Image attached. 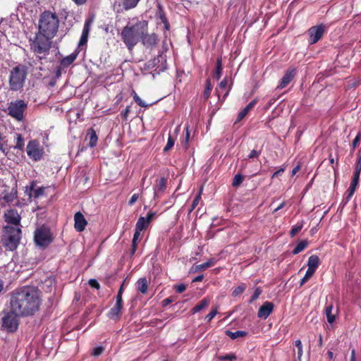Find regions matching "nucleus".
Returning a JSON list of instances; mask_svg holds the SVG:
<instances>
[{
  "mask_svg": "<svg viewBox=\"0 0 361 361\" xmlns=\"http://www.w3.org/2000/svg\"><path fill=\"white\" fill-rule=\"evenodd\" d=\"M41 304V292L36 287L24 286L11 293L10 308L21 317L34 315Z\"/></svg>",
  "mask_w": 361,
  "mask_h": 361,
  "instance_id": "1",
  "label": "nucleus"
},
{
  "mask_svg": "<svg viewBox=\"0 0 361 361\" xmlns=\"http://www.w3.org/2000/svg\"><path fill=\"white\" fill-rule=\"evenodd\" d=\"M148 23L146 20H137L134 24L128 23L123 27L121 37L123 42L129 51H132L140 41L144 32H147Z\"/></svg>",
  "mask_w": 361,
  "mask_h": 361,
  "instance_id": "2",
  "label": "nucleus"
},
{
  "mask_svg": "<svg viewBox=\"0 0 361 361\" xmlns=\"http://www.w3.org/2000/svg\"><path fill=\"white\" fill-rule=\"evenodd\" d=\"M59 20L56 13L51 11L43 12L38 22L37 32L54 38L59 30Z\"/></svg>",
  "mask_w": 361,
  "mask_h": 361,
  "instance_id": "3",
  "label": "nucleus"
},
{
  "mask_svg": "<svg viewBox=\"0 0 361 361\" xmlns=\"http://www.w3.org/2000/svg\"><path fill=\"white\" fill-rule=\"evenodd\" d=\"M52 39L50 37L36 32L34 38L30 39V50L39 60L44 59L49 54Z\"/></svg>",
  "mask_w": 361,
  "mask_h": 361,
  "instance_id": "4",
  "label": "nucleus"
},
{
  "mask_svg": "<svg viewBox=\"0 0 361 361\" xmlns=\"http://www.w3.org/2000/svg\"><path fill=\"white\" fill-rule=\"evenodd\" d=\"M3 231L2 243L4 247L9 251L15 250L20 243L21 228L8 225L3 228Z\"/></svg>",
  "mask_w": 361,
  "mask_h": 361,
  "instance_id": "5",
  "label": "nucleus"
},
{
  "mask_svg": "<svg viewBox=\"0 0 361 361\" xmlns=\"http://www.w3.org/2000/svg\"><path fill=\"white\" fill-rule=\"evenodd\" d=\"M27 77L26 68L23 65H18L14 67L9 75V88L12 91H18L21 90L25 84Z\"/></svg>",
  "mask_w": 361,
  "mask_h": 361,
  "instance_id": "6",
  "label": "nucleus"
},
{
  "mask_svg": "<svg viewBox=\"0 0 361 361\" xmlns=\"http://www.w3.org/2000/svg\"><path fill=\"white\" fill-rule=\"evenodd\" d=\"M19 317H20V314H17L11 309L8 312H4V315L1 319V329L8 333L16 332L19 325Z\"/></svg>",
  "mask_w": 361,
  "mask_h": 361,
  "instance_id": "7",
  "label": "nucleus"
},
{
  "mask_svg": "<svg viewBox=\"0 0 361 361\" xmlns=\"http://www.w3.org/2000/svg\"><path fill=\"white\" fill-rule=\"evenodd\" d=\"M27 106V103L22 99L11 102L7 108L8 115L18 121H21L24 119V112Z\"/></svg>",
  "mask_w": 361,
  "mask_h": 361,
  "instance_id": "8",
  "label": "nucleus"
},
{
  "mask_svg": "<svg viewBox=\"0 0 361 361\" xmlns=\"http://www.w3.org/2000/svg\"><path fill=\"white\" fill-rule=\"evenodd\" d=\"M34 240L37 245L47 247L53 240L50 229L44 226L37 228L35 231Z\"/></svg>",
  "mask_w": 361,
  "mask_h": 361,
  "instance_id": "9",
  "label": "nucleus"
},
{
  "mask_svg": "<svg viewBox=\"0 0 361 361\" xmlns=\"http://www.w3.org/2000/svg\"><path fill=\"white\" fill-rule=\"evenodd\" d=\"M326 30V26L324 24H319L311 27L307 31L309 35V44H316L322 37Z\"/></svg>",
  "mask_w": 361,
  "mask_h": 361,
  "instance_id": "10",
  "label": "nucleus"
},
{
  "mask_svg": "<svg viewBox=\"0 0 361 361\" xmlns=\"http://www.w3.org/2000/svg\"><path fill=\"white\" fill-rule=\"evenodd\" d=\"M26 151L28 157L34 161H39L43 155V150L40 148L37 140H31L28 142Z\"/></svg>",
  "mask_w": 361,
  "mask_h": 361,
  "instance_id": "11",
  "label": "nucleus"
},
{
  "mask_svg": "<svg viewBox=\"0 0 361 361\" xmlns=\"http://www.w3.org/2000/svg\"><path fill=\"white\" fill-rule=\"evenodd\" d=\"M5 221L8 224H13L16 227H18L20 225L21 217L18 214V211L16 209H8L7 210L4 215Z\"/></svg>",
  "mask_w": 361,
  "mask_h": 361,
  "instance_id": "12",
  "label": "nucleus"
},
{
  "mask_svg": "<svg viewBox=\"0 0 361 361\" xmlns=\"http://www.w3.org/2000/svg\"><path fill=\"white\" fill-rule=\"evenodd\" d=\"M140 41L145 47L152 49L157 44L158 37L154 33L148 34L147 32H144Z\"/></svg>",
  "mask_w": 361,
  "mask_h": 361,
  "instance_id": "13",
  "label": "nucleus"
},
{
  "mask_svg": "<svg viewBox=\"0 0 361 361\" xmlns=\"http://www.w3.org/2000/svg\"><path fill=\"white\" fill-rule=\"evenodd\" d=\"M274 307V305L271 302H264L258 310L257 317L259 318L267 319L272 312Z\"/></svg>",
  "mask_w": 361,
  "mask_h": 361,
  "instance_id": "14",
  "label": "nucleus"
},
{
  "mask_svg": "<svg viewBox=\"0 0 361 361\" xmlns=\"http://www.w3.org/2000/svg\"><path fill=\"white\" fill-rule=\"evenodd\" d=\"M295 74H296L295 68L288 69L286 72L285 75L281 79L277 88L283 89V88L286 87L290 82V81L294 78V77L295 76Z\"/></svg>",
  "mask_w": 361,
  "mask_h": 361,
  "instance_id": "15",
  "label": "nucleus"
},
{
  "mask_svg": "<svg viewBox=\"0 0 361 361\" xmlns=\"http://www.w3.org/2000/svg\"><path fill=\"white\" fill-rule=\"evenodd\" d=\"M74 221V227L77 231L81 232L85 230V226L87 224V222L81 212H78L75 214Z\"/></svg>",
  "mask_w": 361,
  "mask_h": 361,
  "instance_id": "16",
  "label": "nucleus"
},
{
  "mask_svg": "<svg viewBox=\"0 0 361 361\" xmlns=\"http://www.w3.org/2000/svg\"><path fill=\"white\" fill-rule=\"evenodd\" d=\"M92 23V19H88L85 21L81 37L78 42V47H82L87 44Z\"/></svg>",
  "mask_w": 361,
  "mask_h": 361,
  "instance_id": "17",
  "label": "nucleus"
},
{
  "mask_svg": "<svg viewBox=\"0 0 361 361\" xmlns=\"http://www.w3.org/2000/svg\"><path fill=\"white\" fill-rule=\"evenodd\" d=\"M359 179H360V175L354 173L353 180H352L350 185L347 191L348 195L345 198V202H344L345 204H346L350 200L352 196L353 195V194L356 190V188L358 185Z\"/></svg>",
  "mask_w": 361,
  "mask_h": 361,
  "instance_id": "18",
  "label": "nucleus"
},
{
  "mask_svg": "<svg viewBox=\"0 0 361 361\" xmlns=\"http://www.w3.org/2000/svg\"><path fill=\"white\" fill-rule=\"evenodd\" d=\"M35 183L34 182H32L30 188H26V192L29 195L30 197H32L34 198H38L44 195L45 188L43 187H39L35 189Z\"/></svg>",
  "mask_w": 361,
  "mask_h": 361,
  "instance_id": "19",
  "label": "nucleus"
},
{
  "mask_svg": "<svg viewBox=\"0 0 361 361\" xmlns=\"http://www.w3.org/2000/svg\"><path fill=\"white\" fill-rule=\"evenodd\" d=\"M122 308L123 304L116 302L115 305L109 310L108 317L111 319L117 320L120 318Z\"/></svg>",
  "mask_w": 361,
  "mask_h": 361,
  "instance_id": "20",
  "label": "nucleus"
},
{
  "mask_svg": "<svg viewBox=\"0 0 361 361\" xmlns=\"http://www.w3.org/2000/svg\"><path fill=\"white\" fill-rule=\"evenodd\" d=\"M256 103V99L252 100L241 111H240L237 116L236 122H239L241 120H243L247 115V114L254 108Z\"/></svg>",
  "mask_w": 361,
  "mask_h": 361,
  "instance_id": "21",
  "label": "nucleus"
},
{
  "mask_svg": "<svg viewBox=\"0 0 361 361\" xmlns=\"http://www.w3.org/2000/svg\"><path fill=\"white\" fill-rule=\"evenodd\" d=\"M320 264L319 258L317 255H311L307 261V267L308 270L315 272L317 269L318 268L319 265Z\"/></svg>",
  "mask_w": 361,
  "mask_h": 361,
  "instance_id": "22",
  "label": "nucleus"
},
{
  "mask_svg": "<svg viewBox=\"0 0 361 361\" xmlns=\"http://www.w3.org/2000/svg\"><path fill=\"white\" fill-rule=\"evenodd\" d=\"M166 179L164 177L157 180V184L154 186V197L166 189Z\"/></svg>",
  "mask_w": 361,
  "mask_h": 361,
  "instance_id": "23",
  "label": "nucleus"
},
{
  "mask_svg": "<svg viewBox=\"0 0 361 361\" xmlns=\"http://www.w3.org/2000/svg\"><path fill=\"white\" fill-rule=\"evenodd\" d=\"M79 51L75 50L70 55L63 58L60 62L61 66L63 68L68 67L77 58Z\"/></svg>",
  "mask_w": 361,
  "mask_h": 361,
  "instance_id": "24",
  "label": "nucleus"
},
{
  "mask_svg": "<svg viewBox=\"0 0 361 361\" xmlns=\"http://www.w3.org/2000/svg\"><path fill=\"white\" fill-rule=\"evenodd\" d=\"M17 198V190L13 189L10 192H4V195L0 198L5 203L9 204L13 202Z\"/></svg>",
  "mask_w": 361,
  "mask_h": 361,
  "instance_id": "25",
  "label": "nucleus"
},
{
  "mask_svg": "<svg viewBox=\"0 0 361 361\" xmlns=\"http://www.w3.org/2000/svg\"><path fill=\"white\" fill-rule=\"evenodd\" d=\"M87 137L89 138L88 145L90 147H94L97 143V135L96 131L93 128H90L87 133Z\"/></svg>",
  "mask_w": 361,
  "mask_h": 361,
  "instance_id": "26",
  "label": "nucleus"
},
{
  "mask_svg": "<svg viewBox=\"0 0 361 361\" xmlns=\"http://www.w3.org/2000/svg\"><path fill=\"white\" fill-rule=\"evenodd\" d=\"M333 308L334 306L332 304H328L325 306L324 312L326 316L327 322L329 324L334 323L336 317V314L332 313Z\"/></svg>",
  "mask_w": 361,
  "mask_h": 361,
  "instance_id": "27",
  "label": "nucleus"
},
{
  "mask_svg": "<svg viewBox=\"0 0 361 361\" xmlns=\"http://www.w3.org/2000/svg\"><path fill=\"white\" fill-rule=\"evenodd\" d=\"M137 284L138 291H140L142 294L147 293L148 289V282L146 278L144 277L138 279Z\"/></svg>",
  "mask_w": 361,
  "mask_h": 361,
  "instance_id": "28",
  "label": "nucleus"
},
{
  "mask_svg": "<svg viewBox=\"0 0 361 361\" xmlns=\"http://www.w3.org/2000/svg\"><path fill=\"white\" fill-rule=\"evenodd\" d=\"M226 334L231 339L234 340L240 337H245L248 334V333L246 331H236L235 332L226 331Z\"/></svg>",
  "mask_w": 361,
  "mask_h": 361,
  "instance_id": "29",
  "label": "nucleus"
},
{
  "mask_svg": "<svg viewBox=\"0 0 361 361\" xmlns=\"http://www.w3.org/2000/svg\"><path fill=\"white\" fill-rule=\"evenodd\" d=\"M148 224L147 220H145V217L140 216L136 223L135 231L141 232L147 227Z\"/></svg>",
  "mask_w": 361,
  "mask_h": 361,
  "instance_id": "30",
  "label": "nucleus"
},
{
  "mask_svg": "<svg viewBox=\"0 0 361 361\" xmlns=\"http://www.w3.org/2000/svg\"><path fill=\"white\" fill-rule=\"evenodd\" d=\"M209 303V300L207 298H204L192 309V313L195 314L201 311L202 310L207 307Z\"/></svg>",
  "mask_w": 361,
  "mask_h": 361,
  "instance_id": "31",
  "label": "nucleus"
},
{
  "mask_svg": "<svg viewBox=\"0 0 361 361\" xmlns=\"http://www.w3.org/2000/svg\"><path fill=\"white\" fill-rule=\"evenodd\" d=\"M157 16L161 19V22L165 24V27L166 29L169 27V23L167 21V19L166 18L165 13L164 12L162 6L159 4L158 5V9L157 11Z\"/></svg>",
  "mask_w": 361,
  "mask_h": 361,
  "instance_id": "32",
  "label": "nucleus"
},
{
  "mask_svg": "<svg viewBox=\"0 0 361 361\" xmlns=\"http://www.w3.org/2000/svg\"><path fill=\"white\" fill-rule=\"evenodd\" d=\"M307 245H308V243H307V240H301V241H300L297 244L293 250V251H292L293 254V255H297V254L300 253V252H302L303 250H305L306 248Z\"/></svg>",
  "mask_w": 361,
  "mask_h": 361,
  "instance_id": "33",
  "label": "nucleus"
},
{
  "mask_svg": "<svg viewBox=\"0 0 361 361\" xmlns=\"http://www.w3.org/2000/svg\"><path fill=\"white\" fill-rule=\"evenodd\" d=\"M140 0H123V6L125 10L128 11L135 8Z\"/></svg>",
  "mask_w": 361,
  "mask_h": 361,
  "instance_id": "34",
  "label": "nucleus"
},
{
  "mask_svg": "<svg viewBox=\"0 0 361 361\" xmlns=\"http://www.w3.org/2000/svg\"><path fill=\"white\" fill-rule=\"evenodd\" d=\"M212 88H213V86L211 83L210 79L208 78L206 80V88L203 93V97H204V99H207L209 97Z\"/></svg>",
  "mask_w": 361,
  "mask_h": 361,
  "instance_id": "35",
  "label": "nucleus"
},
{
  "mask_svg": "<svg viewBox=\"0 0 361 361\" xmlns=\"http://www.w3.org/2000/svg\"><path fill=\"white\" fill-rule=\"evenodd\" d=\"M202 190H203V188H202V187H201L198 192V194L196 195V197H195V199L192 201L191 208L189 210L190 212H191L192 210H194L195 209V207L198 205L200 200L201 199V195L202 192Z\"/></svg>",
  "mask_w": 361,
  "mask_h": 361,
  "instance_id": "36",
  "label": "nucleus"
},
{
  "mask_svg": "<svg viewBox=\"0 0 361 361\" xmlns=\"http://www.w3.org/2000/svg\"><path fill=\"white\" fill-rule=\"evenodd\" d=\"M214 262L212 259L209 260L204 263H202L201 264H198L195 267V271H202L204 270L209 267H211L214 265Z\"/></svg>",
  "mask_w": 361,
  "mask_h": 361,
  "instance_id": "37",
  "label": "nucleus"
},
{
  "mask_svg": "<svg viewBox=\"0 0 361 361\" xmlns=\"http://www.w3.org/2000/svg\"><path fill=\"white\" fill-rule=\"evenodd\" d=\"M246 288V285L245 283H242L233 290L232 296L237 297L241 295L245 290Z\"/></svg>",
  "mask_w": 361,
  "mask_h": 361,
  "instance_id": "38",
  "label": "nucleus"
},
{
  "mask_svg": "<svg viewBox=\"0 0 361 361\" xmlns=\"http://www.w3.org/2000/svg\"><path fill=\"white\" fill-rule=\"evenodd\" d=\"M221 71H222V65H221V59H218L216 61V71L214 73V77L216 80H219L221 75Z\"/></svg>",
  "mask_w": 361,
  "mask_h": 361,
  "instance_id": "39",
  "label": "nucleus"
},
{
  "mask_svg": "<svg viewBox=\"0 0 361 361\" xmlns=\"http://www.w3.org/2000/svg\"><path fill=\"white\" fill-rule=\"evenodd\" d=\"M244 179V176L240 174V173H238L236 174L234 178H233V183H232V185L233 187H238L243 182Z\"/></svg>",
  "mask_w": 361,
  "mask_h": 361,
  "instance_id": "40",
  "label": "nucleus"
},
{
  "mask_svg": "<svg viewBox=\"0 0 361 361\" xmlns=\"http://www.w3.org/2000/svg\"><path fill=\"white\" fill-rule=\"evenodd\" d=\"M24 147V140L20 134H16V149L22 150Z\"/></svg>",
  "mask_w": 361,
  "mask_h": 361,
  "instance_id": "41",
  "label": "nucleus"
},
{
  "mask_svg": "<svg viewBox=\"0 0 361 361\" xmlns=\"http://www.w3.org/2000/svg\"><path fill=\"white\" fill-rule=\"evenodd\" d=\"M175 139L171 135H169L166 145L164 148V152L169 151L174 145Z\"/></svg>",
  "mask_w": 361,
  "mask_h": 361,
  "instance_id": "42",
  "label": "nucleus"
},
{
  "mask_svg": "<svg viewBox=\"0 0 361 361\" xmlns=\"http://www.w3.org/2000/svg\"><path fill=\"white\" fill-rule=\"evenodd\" d=\"M314 274V272L307 269L304 277L300 281V286H302L313 276Z\"/></svg>",
  "mask_w": 361,
  "mask_h": 361,
  "instance_id": "43",
  "label": "nucleus"
},
{
  "mask_svg": "<svg viewBox=\"0 0 361 361\" xmlns=\"http://www.w3.org/2000/svg\"><path fill=\"white\" fill-rule=\"evenodd\" d=\"M133 99L139 106L142 107H147L149 106L135 92H133Z\"/></svg>",
  "mask_w": 361,
  "mask_h": 361,
  "instance_id": "44",
  "label": "nucleus"
},
{
  "mask_svg": "<svg viewBox=\"0 0 361 361\" xmlns=\"http://www.w3.org/2000/svg\"><path fill=\"white\" fill-rule=\"evenodd\" d=\"M262 292V289L259 287H257L255 289L253 295L251 296L248 302L252 303V302L256 300L259 298V296L261 295Z\"/></svg>",
  "mask_w": 361,
  "mask_h": 361,
  "instance_id": "45",
  "label": "nucleus"
},
{
  "mask_svg": "<svg viewBox=\"0 0 361 361\" xmlns=\"http://www.w3.org/2000/svg\"><path fill=\"white\" fill-rule=\"evenodd\" d=\"M44 286H47L45 289L47 292H51L52 290V288L54 286V281L52 279H47L44 281Z\"/></svg>",
  "mask_w": 361,
  "mask_h": 361,
  "instance_id": "46",
  "label": "nucleus"
},
{
  "mask_svg": "<svg viewBox=\"0 0 361 361\" xmlns=\"http://www.w3.org/2000/svg\"><path fill=\"white\" fill-rule=\"evenodd\" d=\"M218 359L221 361L230 360L233 361L236 360V356L234 354H228L226 355L219 356Z\"/></svg>",
  "mask_w": 361,
  "mask_h": 361,
  "instance_id": "47",
  "label": "nucleus"
},
{
  "mask_svg": "<svg viewBox=\"0 0 361 361\" xmlns=\"http://www.w3.org/2000/svg\"><path fill=\"white\" fill-rule=\"evenodd\" d=\"M302 228V224L296 225L290 231V235L291 237L295 236L297 233H298L301 229Z\"/></svg>",
  "mask_w": 361,
  "mask_h": 361,
  "instance_id": "48",
  "label": "nucleus"
},
{
  "mask_svg": "<svg viewBox=\"0 0 361 361\" xmlns=\"http://www.w3.org/2000/svg\"><path fill=\"white\" fill-rule=\"evenodd\" d=\"M218 313L217 308L212 309L210 312L205 317L207 322H210Z\"/></svg>",
  "mask_w": 361,
  "mask_h": 361,
  "instance_id": "49",
  "label": "nucleus"
},
{
  "mask_svg": "<svg viewBox=\"0 0 361 361\" xmlns=\"http://www.w3.org/2000/svg\"><path fill=\"white\" fill-rule=\"evenodd\" d=\"M173 288L177 293H181L186 290L187 285H185L184 283L177 284V285H175Z\"/></svg>",
  "mask_w": 361,
  "mask_h": 361,
  "instance_id": "50",
  "label": "nucleus"
},
{
  "mask_svg": "<svg viewBox=\"0 0 361 361\" xmlns=\"http://www.w3.org/2000/svg\"><path fill=\"white\" fill-rule=\"evenodd\" d=\"M261 154V150H256L252 149L249 155L247 156L248 159H254V158H258L259 156Z\"/></svg>",
  "mask_w": 361,
  "mask_h": 361,
  "instance_id": "51",
  "label": "nucleus"
},
{
  "mask_svg": "<svg viewBox=\"0 0 361 361\" xmlns=\"http://www.w3.org/2000/svg\"><path fill=\"white\" fill-rule=\"evenodd\" d=\"M104 350V348L102 346L96 347L93 349L92 355L94 356H99L103 353Z\"/></svg>",
  "mask_w": 361,
  "mask_h": 361,
  "instance_id": "52",
  "label": "nucleus"
},
{
  "mask_svg": "<svg viewBox=\"0 0 361 361\" xmlns=\"http://www.w3.org/2000/svg\"><path fill=\"white\" fill-rule=\"evenodd\" d=\"M360 139H361V134H360V133H359L353 141L352 145H353V149H355L359 145V143L360 142Z\"/></svg>",
  "mask_w": 361,
  "mask_h": 361,
  "instance_id": "53",
  "label": "nucleus"
},
{
  "mask_svg": "<svg viewBox=\"0 0 361 361\" xmlns=\"http://www.w3.org/2000/svg\"><path fill=\"white\" fill-rule=\"evenodd\" d=\"M89 284L91 287L94 288L97 290L99 289V288H100V285L96 279H90L89 281Z\"/></svg>",
  "mask_w": 361,
  "mask_h": 361,
  "instance_id": "54",
  "label": "nucleus"
},
{
  "mask_svg": "<svg viewBox=\"0 0 361 361\" xmlns=\"http://www.w3.org/2000/svg\"><path fill=\"white\" fill-rule=\"evenodd\" d=\"M361 172V156H359L357 162L355 166V173L360 174Z\"/></svg>",
  "mask_w": 361,
  "mask_h": 361,
  "instance_id": "55",
  "label": "nucleus"
},
{
  "mask_svg": "<svg viewBox=\"0 0 361 361\" xmlns=\"http://www.w3.org/2000/svg\"><path fill=\"white\" fill-rule=\"evenodd\" d=\"M227 84H228V82H227L226 79H224V80H223L219 83V89H217L218 94H219V91H220V90H225V89L226 88Z\"/></svg>",
  "mask_w": 361,
  "mask_h": 361,
  "instance_id": "56",
  "label": "nucleus"
},
{
  "mask_svg": "<svg viewBox=\"0 0 361 361\" xmlns=\"http://www.w3.org/2000/svg\"><path fill=\"white\" fill-rule=\"evenodd\" d=\"M138 198H139V194L133 195L128 202V204L130 206L133 205L135 203V202L137 200Z\"/></svg>",
  "mask_w": 361,
  "mask_h": 361,
  "instance_id": "57",
  "label": "nucleus"
},
{
  "mask_svg": "<svg viewBox=\"0 0 361 361\" xmlns=\"http://www.w3.org/2000/svg\"><path fill=\"white\" fill-rule=\"evenodd\" d=\"M140 235V232H139L137 231H135V233L133 235V240H132L133 244H136L137 245V240L139 239Z\"/></svg>",
  "mask_w": 361,
  "mask_h": 361,
  "instance_id": "58",
  "label": "nucleus"
},
{
  "mask_svg": "<svg viewBox=\"0 0 361 361\" xmlns=\"http://www.w3.org/2000/svg\"><path fill=\"white\" fill-rule=\"evenodd\" d=\"M122 295L121 291H118L116 298V302L118 304H123Z\"/></svg>",
  "mask_w": 361,
  "mask_h": 361,
  "instance_id": "59",
  "label": "nucleus"
},
{
  "mask_svg": "<svg viewBox=\"0 0 361 361\" xmlns=\"http://www.w3.org/2000/svg\"><path fill=\"white\" fill-rule=\"evenodd\" d=\"M302 354H303L302 349H299L298 350V355H297V357L295 359V361H302Z\"/></svg>",
  "mask_w": 361,
  "mask_h": 361,
  "instance_id": "60",
  "label": "nucleus"
},
{
  "mask_svg": "<svg viewBox=\"0 0 361 361\" xmlns=\"http://www.w3.org/2000/svg\"><path fill=\"white\" fill-rule=\"evenodd\" d=\"M154 215H155V213H154V212H149L147 214V216L145 217V220H147V222L149 223L151 221V220L153 219Z\"/></svg>",
  "mask_w": 361,
  "mask_h": 361,
  "instance_id": "61",
  "label": "nucleus"
},
{
  "mask_svg": "<svg viewBox=\"0 0 361 361\" xmlns=\"http://www.w3.org/2000/svg\"><path fill=\"white\" fill-rule=\"evenodd\" d=\"M173 300L171 298H165L163 301H162V304L164 306H166L169 304H170L171 302H172Z\"/></svg>",
  "mask_w": 361,
  "mask_h": 361,
  "instance_id": "62",
  "label": "nucleus"
},
{
  "mask_svg": "<svg viewBox=\"0 0 361 361\" xmlns=\"http://www.w3.org/2000/svg\"><path fill=\"white\" fill-rule=\"evenodd\" d=\"M283 171H284L283 169H280L279 170L276 171L272 175V178H274V177H276V176H279L281 175L283 173Z\"/></svg>",
  "mask_w": 361,
  "mask_h": 361,
  "instance_id": "63",
  "label": "nucleus"
},
{
  "mask_svg": "<svg viewBox=\"0 0 361 361\" xmlns=\"http://www.w3.org/2000/svg\"><path fill=\"white\" fill-rule=\"evenodd\" d=\"M130 111V106H127L122 113L123 117L126 118Z\"/></svg>",
  "mask_w": 361,
  "mask_h": 361,
  "instance_id": "64",
  "label": "nucleus"
}]
</instances>
